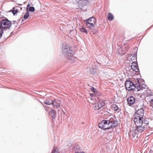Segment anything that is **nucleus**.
I'll return each instance as SVG.
<instances>
[{
  "label": "nucleus",
  "mask_w": 153,
  "mask_h": 153,
  "mask_svg": "<svg viewBox=\"0 0 153 153\" xmlns=\"http://www.w3.org/2000/svg\"><path fill=\"white\" fill-rule=\"evenodd\" d=\"M132 55V54H131V56Z\"/></svg>",
  "instance_id": "obj_50"
},
{
  "label": "nucleus",
  "mask_w": 153,
  "mask_h": 153,
  "mask_svg": "<svg viewBox=\"0 0 153 153\" xmlns=\"http://www.w3.org/2000/svg\"><path fill=\"white\" fill-rule=\"evenodd\" d=\"M105 105L104 102L102 100H100L96 102L94 105V107L95 110H99Z\"/></svg>",
  "instance_id": "obj_5"
},
{
  "label": "nucleus",
  "mask_w": 153,
  "mask_h": 153,
  "mask_svg": "<svg viewBox=\"0 0 153 153\" xmlns=\"http://www.w3.org/2000/svg\"><path fill=\"white\" fill-rule=\"evenodd\" d=\"M23 20H22V22H23Z\"/></svg>",
  "instance_id": "obj_49"
},
{
  "label": "nucleus",
  "mask_w": 153,
  "mask_h": 153,
  "mask_svg": "<svg viewBox=\"0 0 153 153\" xmlns=\"http://www.w3.org/2000/svg\"><path fill=\"white\" fill-rule=\"evenodd\" d=\"M53 102V100L50 98H48L44 101V103L48 105H52Z\"/></svg>",
  "instance_id": "obj_18"
},
{
  "label": "nucleus",
  "mask_w": 153,
  "mask_h": 153,
  "mask_svg": "<svg viewBox=\"0 0 153 153\" xmlns=\"http://www.w3.org/2000/svg\"><path fill=\"white\" fill-rule=\"evenodd\" d=\"M12 24V22H11L8 20L7 18H5L4 19H0V25L2 27L3 29H5L4 30V32L10 30Z\"/></svg>",
  "instance_id": "obj_2"
},
{
  "label": "nucleus",
  "mask_w": 153,
  "mask_h": 153,
  "mask_svg": "<svg viewBox=\"0 0 153 153\" xmlns=\"http://www.w3.org/2000/svg\"><path fill=\"white\" fill-rule=\"evenodd\" d=\"M153 152V145L151 147V149L149 152V153H152Z\"/></svg>",
  "instance_id": "obj_38"
},
{
  "label": "nucleus",
  "mask_w": 153,
  "mask_h": 153,
  "mask_svg": "<svg viewBox=\"0 0 153 153\" xmlns=\"http://www.w3.org/2000/svg\"><path fill=\"white\" fill-rule=\"evenodd\" d=\"M86 24L88 26V25H90V23H91L89 21H86V20H84Z\"/></svg>",
  "instance_id": "obj_36"
},
{
  "label": "nucleus",
  "mask_w": 153,
  "mask_h": 153,
  "mask_svg": "<svg viewBox=\"0 0 153 153\" xmlns=\"http://www.w3.org/2000/svg\"><path fill=\"white\" fill-rule=\"evenodd\" d=\"M150 103L151 104V106L153 108V99L151 100Z\"/></svg>",
  "instance_id": "obj_39"
},
{
  "label": "nucleus",
  "mask_w": 153,
  "mask_h": 153,
  "mask_svg": "<svg viewBox=\"0 0 153 153\" xmlns=\"http://www.w3.org/2000/svg\"><path fill=\"white\" fill-rule=\"evenodd\" d=\"M134 103H135V105L137 106V108L139 107V106L140 105L139 102L137 100H135Z\"/></svg>",
  "instance_id": "obj_31"
},
{
  "label": "nucleus",
  "mask_w": 153,
  "mask_h": 153,
  "mask_svg": "<svg viewBox=\"0 0 153 153\" xmlns=\"http://www.w3.org/2000/svg\"><path fill=\"white\" fill-rule=\"evenodd\" d=\"M57 149L56 147H54L51 153H58L57 151H56Z\"/></svg>",
  "instance_id": "obj_32"
},
{
  "label": "nucleus",
  "mask_w": 153,
  "mask_h": 153,
  "mask_svg": "<svg viewBox=\"0 0 153 153\" xmlns=\"http://www.w3.org/2000/svg\"><path fill=\"white\" fill-rule=\"evenodd\" d=\"M12 23L13 24L15 25L16 26L18 25V23H17L16 21L14 20L12 21Z\"/></svg>",
  "instance_id": "obj_35"
},
{
  "label": "nucleus",
  "mask_w": 153,
  "mask_h": 153,
  "mask_svg": "<svg viewBox=\"0 0 153 153\" xmlns=\"http://www.w3.org/2000/svg\"><path fill=\"white\" fill-rule=\"evenodd\" d=\"M142 82H144V80H143V79H142Z\"/></svg>",
  "instance_id": "obj_45"
},
{
  "label": "nucleus",
  "mask_w": 153,
  "mask_h": 153,
  "mask_svg": "<svg viewBox=\"0 0 153 153\" xmlns=\"http://www.w3.org/2000/svg\"><path fill=\"white\" fill-rule=\"evenodd\" d=\"M108 19L109 21H112L114 19V16L112 14L110 13L108 14Z\"/></svg>",
  "instance_id": "obj_21"
},
{
  "label": "nucleus",
  "mask_w": 153,
  "mask_h": 153,
  "mask_svg": "<svg viewBox=\"0 0 153 153\" xmlns=\"http://www.w3.org/2000/svg\"><path fill=\"white\" fill-rule=\"evenodd\" d=\"M108 122L107 125H108V127H107L106 128H105V129H107V130H109V129H112L113 128V125H112V123H111V119H110L109 120H108Z\"/></svg>",
  "instance_id": "obj_17"
},
{
  "label": "nucleus",
  "mask_w": 153,
  "mask_h": 153,
  "mask_svg": "<svg viewBox=\"0 0 153 153\" xmlns=\"http://www.w3.org/2000/svg\"><path fill=\"white\" fill-rule=\"evenodd\" d=\"M80 31L81 32H84L86 34L88 33L87 30L85 27H82L79 29Z\"/></svg>",
  "instance_id": "obj_26"
},
{
  "label": "nucleus",
  "mask_w": 153,
  "mask_h": 153,
  "mask_svg": "<svg viewBox=\"0 0 153 153\" xmlns=\"http://www.w3.org/2000/svg\"><path fill=\"white\" fill-rule=\"evenodd\" d=\"M86 21H89L90 22H94V24H95L97 21L96 19L93 16L87 19H86Z\"/></svg>",
  "instance_id": "obj_19"
},
{
  "label": "nucleus",
  "mask_w": 153,
  "mask_h": 153,
  "mask_svg": "<svg viewBox=\"0 0 153 153\" xmlns=\"http://www.w3.org/2000/svg\"><path fill=\"white\" fill-rule=\"evenodd\" d=\"M137 53H134L133 54L132 56L137 57Z\"/></svg>",
  "instance_id": "obj_41"
},
{
  "label": "nucleus",
  "mask_w": 153,
  "mask_h": 153,
  "mask_svg": "<svg viewBox=\"0 0 153 153\" xmlns=\"http://www.w3.org/2000/svg\"><path fill=\"white\" fill-rule=\"evenodd\" d=\"M10 12H12L14 15H15V14L18 13L19 12L18 10L17 9H16L15 7H13V9L11 10Z\"/></svg>",
  "instance_id": "obj_22"
},
{
  "label": "nucleus",
  "mask_w": 153,
  "mask_h": 153,
  "mask_svg": "<svg viewBox=\"0 0 153 153\" xmlns=\"http://www.w3.org/2000/svg\"><path fill=\"white\" fill-rule=\"evenodd\" d=\"M137 82L135 84V90L137 89V91H138L140 90L143 88L142 86L141 85H140V83L139 81V79L137 78Z\"/></svg>",
  "instance_id": "obj_13"
},
{
  "label": "nucleus",
  "mask_w": 153,
  "mask_h": 153,
  "mask_svg": "<svg viewBox=\"0 0 153 153\" xmlns=\"http://www.w3.org/2000/svg\"><path fill=\"white\" fill-rule=\"evenodd\" d=\"M106 126H107V127H108V125H107Z\"/></svg>",
  "instance_id": "obj_48"
},
{
  "label": "nucleus",
  "mask_w": 153,
  "mask_h": 153,
  "mask_svg": "<svg viewBox=\"0 0 153 153\" xmlns=\"http://www.w3.org/2000/svg\"><path fill=\"white\" fill-rule=\"evenodd\" d=\"M137 57H135L134 56H132V57L131 58V61L134 60L135 59L136 60H137Z\"/></svg>",
  "instance_id": "obj_37"
},
{
  "label": "nucleus",
  "mask_w": 153,
  "mask_h": 153,
  "mask_svg": "<svg viewBox=\"0 0 153 153\" xmlns=\"http://www.w3.org/2000/svg\"><path fill=\"white\" fill-rule=\"evenodd\" d=\"M128 104L129 106L134 104L135 101V98L132 96H130L128 97L127 100Z\"/></svg>",
  "instance_id": "obj_11"
},
{
  "label": "nucleus",
  "mask_w": 153,
  "mask_h": 153,
  "mask_svg": "<svg viewBox=\"0 0 153 153\" xmlns=\"http://www.w3.org/2000/svg\"><path fill=\"white\" fill-rule=\"evenodd\" d=\"M135 127V133L139 134L143 131L146 129L145 125H136Z\"/></svg>",
  "instance_id": "obj_6"
},
{
  "label": "nucleus",
  "mask_w": 153,
  "mask_h": 153,
  "mask_svg": "<svg viewBox=\"0 0 153 153\" xmlns=\"http://www.w3.org/2000/svg\"><path fill=\"white\" fill-rule=\"evenodd\" d=\"M90 73L92 74L93 75L95 74L96 73V69L94 68H91L90 69Z\"/></svg>",
  "instance_id": "obj_23"
},
{
  "label": "nucleus",
  "mask_w": 153,
  "mask_h": 153,
  "mask_svg": "<svg viewBox=\"0 0 153 153\" xmlns=\"http://www.w3.org/2000/svg\"><path fill=\"white\" fill-rule=\"evenodd\" d=\"M143 118L142 117H140L139 118L137 119V118H134V121L136 126L138 125H143Z\"/></svg>",
  "instance_id": "obj_12"
},
{
  "label": "nucleus",
  "mask_w": 153,
  "mask_h": 153,
  "mask_svg": "<svg viewBox=\"0 0 153 153\" xmlns=\"http://www.w3.org/2000/svg\"><path fill=\"white\" fill-rule=\"evenodd\" d=\"M134 118H137V119H138V118L140 117L138 115H137V114H134L133 116Z\"/></svg>",
  "instance_id": "obj_34"
},
{
  "label": "nucleus",
  "mask_w": 153,
  "mask_h": 153,
  "mask_svg": "<svg viewBox=\"0 0 153 153\" xmlns=\"http://www.w3.org/2000/svg\"><path fill=\"white\" fill-rule=\"evenodd\" d=\"M125 87L128 91H132L133 92L135 91V84L129 80H126L125 84Z\"/></svg>",
  "instance_id": "obj_4"
},
{
  "label": "nucleus",
  "mask_w": 153,
  "mask_h": 153,
  "mask_svg": "<svg viewBox=\"0 0 153 153\" xmlns=\"http://www.w3.org/2000/svg\"><path fill=\"white\" fill-rule=\"evenodd\" d=\"M108 122V120H103L99 123V127L104 130H107V129H105V128L107 127L106 126Z\"/></svg>",
  "instance_id": "obj_7"
},
{
  "label": "nucleus",
  "mask_w": 153,
  "mask_h": 153,
  "mask_svg": "<svg viewBox=\"0 0 153 153\" xmlns=\"http://www.w3.org/2000/svg\"><path fill=\"white\" fill-rule=\"evenodd\" d=\"M75 153H84L83 152H79L78 151H76L75 152Z\"/></svg>",
  "instance_id": "obj_42"
},
{
  "label": "nucleus",
  "mask_w": 153,
  "mask_h": 153,
  "mask_svg": "<svg viewBox=\"0 0 153 153\" xmlns=\"http://www.w3.org/2000/svg\"><path fill=\"white\" fill-rule=\"evenodd\" d=\"M143 123L145 125V126H146L147 125L149 124V121L145 119L144 120Z\"/></svg>",
  "instance_id": "obj_33"
},
{
  "label": "nucleus",
  "mask_w": 153,
  "mask_h": 153,
  "mask_svg": "<svg viewBox=\"0 0 153 153\" xmlns=\"http://www.w3.org/2000/svg\"><path fill=\"white\" fill-rule=\"evenodd\" d=\"M90 89L93 93H94L95 96H97L98 95V94L97 93L98 92V91L96 90L93 87L91 86L90 87Z\"/></svg>",
  "instance_id": "obj_20"
},
{
  "label": "nucleus",
  "mask_w": 153,
  "mask_h": 153,
  "mask_svg": "<svg viewBox=\"0 0 153 153\" xmlns=\"http://www.w3.org/2000/svg\"><path fill=\"white\" fill-rule=\"evenodd\" d=\"M91 3V0H79L78 2L79 7L82 11H86L87 7Z\"/></svg>",
  "instance_id": "obj_3"
},
{
  "label": "nucleus",
  "mask_w": 153,
  "mask_h": 153,
  "mask_svg": "<svg viewBox=\"0 0 153 153\" xmlns=\"http://www.w3.org/2000/svg\"><path fill=\"white\" fill-rule=\"evenodd\" d=\"M135 111H136L135 114L138 115L140 117H143L144 115V111L143 109L142 108V107H141L140 109L135 108Z\"/></svg>",
  "instance_id": "obj_9"
},
{
  "label": "nucleus",
  "mask_w": 153,
  "mask_h": 153,
  "mask_svg": "<svg viewBox=\"0 0 153 153\" xmlns=\"http://www.w3.org/2000/svg\"><path fill=\"white\" fill-rule=\"evenodd\" d=\"M110 119H111V123H112V125H113V128L108 131V132L111 133L113 131L114 128L117 126L118 123L117 121L116 120H114L113 118H111Z\"/></svg>",
  "instance_id": "obj_14"
},
{
  "label": "nucleus",
  "mask_w": 153,
  "mask_h": 153,
  "mask_svg": "<svg viewBox=\"0 0 153 153\" xmlns=\"http://www.w3.org/2000/svg\"><path fill=\"white\" fill-rule=\"evenodd\" d=\"M74 150L76 151H80V147L78 145H75L74 146Z\"/></svg>",
  "instance_id": "obj_24"
},
{
  "label": "nucleus",
  "mask_w": 153,
  "mask_h": 153,
  "mask_svg": "<svg viewBox=\"0 0 153 153\" xmlns=\"http://www.w3.org/2000/svg\"><path fill=\"white\" fill-rule=\"evenodd\" d=\"M132 65L131 67L133 71H135L136 72H139L140 73L139 68L138 65L137 61L136 62L134 61L131 63Z\"/></svg>",
  "instance_id": "obj_8"
},
{
  "label": "nucleus",
  "mask_w": 153,
  "mask_h": 153,
  "mask_svg": "<svg viewBox=\"0 0 153 153\" xmlns=\"http://www.w3.org/2000/svg\"><path fill=\"white\" fill-rule=\"evenodd\" d=\"M72 50L67 45H63L62 47V53L67 57L68 60L73 62H74L75 57L72 53Z\"/></svg>",
  "instance_id": "obj_1"
},
{
  "label": "nucleus",
  "mask_w": 153,
  "mask_h": 153,
  "mask_svg": "<svg viewBox=\"0 0 153 153\" xmlns=\"http://www.w3.org/2000/svg\"><path fill=\"white\" fill-rule=\"evenodd\" d=\"M3 33H4V29H2V27H1V25H0V39L2 36Z\"/></svg>",
  "instance_id": "obj_25"
},
{
  "label": "nucleus",
  "mask_w": 153,
  "mask_h": 153,
  "mask_svg": "<svg viewBox=\"0 0 153 153\" xmlns=\"http://www.w3.org/2000/svg\"><path fill=\"white\" fill-rule=\"evenodd\" d=\"M112 108L114 111H116L118 109V108L116 104H113L112 106Z\"/></svg>",
  "instance_id": "obj_27"
},
{
  "label": "nucleus",
  "mask_w": 153,
  "mask_h": 153,
  "mask_svg": "<svg viewBox=\"0 0 153 153\" xmlns=\"http://www.w3.org/2000/svg\"><path fill=\"white\" fill-rule=\"evenodd\" d=\"M138 133H135V130H134V131H132V138H134L136 136V137H137V136H136L137 134H138Z\"/></svg>",
  "instance_id": "obj_30"
},
{
  "label": "nucleus",
  "mask_w": 153,
  "mask_h": 153,
  "mask_svg": "<svg viewBox=\"0 0 153 153\" xmlns=\"http://www.w3.org/2000/svg\"><path fill=\"white\" fill-rule=\"evenodd\" d=\"M17 4L19 6H22L23 4Z\"/></svg>",
  "instance_id": "obj_44"
},
{
  "label": "nucleus",
  "mask_w": 153,
  "mask_h": 153,
  "mask_svg": "<svg viewBox=\"0 0 153 153\" xmlns=\"http://www.w3.org/2000/svg\"><path fill=\"white\" fill-rule=\"evenodd\" d=\"M94 22H91L90 24V26H88L89 28L91 30V32L93 34H95L97 33L96 29H94L93 30V29L94 28Z\"/></svg>",
  "instance_id": "obj_16"
},
{
  "label": "nucleus",
  "mask_w": 153,
  "mask_h": 153,
  "mask_svg": "<svg viewBox=\"0 0 153 153\" xmlns=\"http://www.w3.org/2000/svg\"><path fill=\"white\" fill-rule=\"evenodd\" d=\"M94 29H96L95 27H94V28H93V30H94Z\"/></svg>",
  "instance_id": "obj_46"
},
{
  "label": "nucleus",
  "mask_w": 153,
  "mask_h": 153,
  "mask_svg": "<svg viewBox=\"0 0 153 153\" xmlns=\"http://www.w3.org/2000/svg\"><path fill=\"white\" fill-rule=\"evenodd\" d=\"M137 52V51H136V52Z\"/></svg>",
  "instance_id": "obj_47"
},
{
  "label": "nucleus",
  "mask_w": 153,
  "mask_h": 153,
  "mask_svg": "<svg viewBox=\"0 0 153 153\" xmlns=\"http://www.w3.org/2000/svg\"><path fill=\"white\" fill-rule=\"evenodd\" d=\"M49 114L53 119H55L56 116V111L54 110L52 108H51L50 112H49Z\"/></svg>",
  "instance_id": "obj_15"
},
{
  "label": "nucleus",
  "mask_w": 153,
  "mask_h": 153,
  "mask_svg": "<svg viewBox=\"0 0 153 153\" xmlns=\"http://www.w3.org/2000/svg\"><path fill=\"white\" fill-rule=\"evenodd\" d=\"M30 6V4H28L27 5L26 10H27L28 11V9L29 8V7Z\"/></svg>",
  "instance_id": "obj_40"
},
{
  "label": "nucleus",
  "mask_w": 153,
  "mask_h": 153,
  "mask_svg": "<svg viewBox=\"0 0 153 153\" xmlns=\"http://www.w3.org/2000/svg\"><path fill=\"white\" fill-rule=\"evenodd\" d=\"M90 95L91 96H95L94 95V93H93V94H90Z\"/></svg>",
  "instance_id": "obj_43"
},
{
  "label": "nucleus",
  "mask_w": 153,
  "mask_h": 153,
  "mask_svg": "<svg viewBox=\"0 0 153 153\" xmlns=\"http://www.w3.org/2000/svg\"><path fill=\"white\" fill-rule=\"evenodd\" d=\"M61 102V100H58L55 99L53 100V103L52 104L53 108L55 109H57L60 107Z\"/></svg>",
  "instance_id": "obj_10"
},
{
  "label": "nucleus",
  "mask_w": 153,
  "mask_h": 153,
  "mask_svg": "<svg viewBox=\"0 0 153 153\" xmlns=\"http://www.w3.org/2000/svg\"><path fill=\"white\" fill-rule=\"evenodd\" d=\"M29 16V11H28L27 10L26 13L24 15V18L25 19H26L28 18Z\"/></svg>",
  "instance_id": "obj_28"
},
{
  "label": "nucleus",
  "mask_w": 153,
  "mask_h": 153,
  "mask_svg": "<svg viewBox=\"0 0 153 153\" xmlns=\"http://www.w3.org/2000/svg\"><path fill=\"white\" fill-rule=\"evenodd\" d=\"M35 9L34 7H33L32 6L29 7L28 9V11L29 10L31 12H34L35 11Z\"/></svg>",
  "instance_id": "obj_29"
}]
</instances>
